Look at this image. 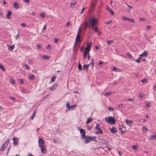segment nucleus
I'll return each mask as SVG.
<instances>
[{
    "label": "nucleus",
    "instance_id": "4d7b16f0",
    "mask_svg": "<svg viewBox=\"0 0 156 156\" xmlns=\"http://www.w3.org/2000/svg\"><path fill=\"white\" fill-rule=\"evenodd\" d=\"M87 129L88 130H90L92 128L91 126H87Z\"/></svg>",
    "mask_w": 156,
    "mask_h": 156
},
{
    "label": "nucleus",
    "instance_id": "de8ad7c7",
    "mask_svg": "<svg viewBox=\"0 0 156 156\" xmlns=\"http://www.w3.org/2000/svg\"><path fill=\"white\" fill-rule=\"evenodd\" d=\"M46 49L47 50H50L51 49V47L50 45H48L46 47Z\"/></svg>",
    "mask_w": 156,
    "mask_h": 156
},
{
    "label": "nucleus",
    "instance_id": "0e129e2a",
    "mask_svg": "<svg viewBox=\"0 0 156 156\" xmlns=\"http://www.w3.org/2000/svg\"><path fill=\"white\" fill-rule=\"evenodd\" d=\"M85 9V7H83V9H82L80 12V14H82V13H83V12L84 11Z\"/></svg>",
    "mask_w": 156,
    "mask_h": 156
},
{
    "label": "nucleus",
    "instance_id": "680f3d73",
    "mask_svg": "<svg viewBox=\"0 0 156 156\" xmlns=\"http://www.w3.org/2000/svg\"><path fill=\"white\" fill-rule=\"evenodd\" d=\"M19 37V33L17 34L15 38L16 40H17V38Z\"/></svg>",
    "mask_w": 156,
    "mask_h": 156
},
{
    "label": "nucleus",
    "instance_id": "5701e85b",
    "mask_svg": "<svg viewBox=\"0 0 156 156\" xmlns=\"http://www.w3.org/2000/svg\"><path fill=\"white\" fill-rule=\"evenodd\" d=\"M76 104L70 106L69 108V110H70L71 109H74V108L75 107H76Z\"/></svg>",
    "mask_w": 156,
    "mask_h": 156
},
{
    "label": "nucleus",
    "instance_id": "6e6d98bb",
    "mask_svg": "<svg viewBox=\"0 0 156 156\" xmlns=\"http://www.w3.org/2000/svg\"><path fill=\"white\" fill-rule=\"evenodd\" d=\"M150 102H147V103L146 104V106L148 108L150 107Z\"/></svg>",
    "mask_w": 156,
    "mask_h": 156
},
{
    "label": "nucleus",
    "instance_id": "2eb2a0df",
    "mask_svg": "<svg viewBox=\"0 0 156 156\" xmlns=\"http://www.w3.org/2000/svg\"><path fill=\"white\" fill-rule=\"evenodd\" d=\"M98 131H96L95 132V133L97 134H100L102 133H103V131L100 128H99L98 129Z\"/></svg>",
    "mask_w": 156,
    "mask_h": 156
},
{
    "label": "nucleus",
    "instance_id": "dca6fc26",
    "mask_svg": "<svg viewBox=\"0 0 156 156\" xmlns=\"http://www.w3.org/2000/svg\"><path fill=\"white\" fill-rule=\"evenodd\" d=\"M13 6L16 9H18L19 8V5L16 2L14 3Z\"/></svg>",
    "mask_w": 156,
    "mask_h": 156
},
{
    "label": "nucleus",
    "instance_id": "37998d69",
    "mask_svg": "<svg viewBox=\"0 0 156 156\" xmlns=\"http://www.w3.org/2000/svg\"><path fill=\"white\" fill-rule=\"evenodd\" d=\"M98 139L99 140H102V141H104V138L101 136H99L98 137Z\"/></svg>",
    "mask_w": 156,
    "mask_h": 156
},
{
    "label": "nucleus",
    "instance_id": "1a4fd4ad",
    "mask_svg": "<svg viewBox=\"0 0 156 156\" xmlns=\"http://www.w3.org/2000/svg\"><path fill=\"white\" fill-rule=\"evenodd\" d=\"M44 139L42 138H40L38 141V143L39 145H44Z\"/></svg>",
    "mask_w": 156,
    "mask_h": 156
},
{
    "label": "nucleus",
    "instance_id": "7c9ffc66",
    "mask_svg": "<svg viewBox=\"0 0 156 156\" xmlns=\"http://www.w3.org/2000/svg\"><path fill=\"white\" fill-rule=\"evenodd\" d=\"M10 82L12 84H14L15 83V81L14 80L13 78H10Z\"/></svg>",
    "mask_w": 156,
    "mask_h": 156
},
{
    "label": "nucleus",
    "instance_id": "49530a36",
    "mask_svg": "<svg viewBox=\"0 0 156 156\" xmlns=\"http://www.w3.org/2000/svg\"><path fill=\"white\" fill-rule=\"evenodd\" d=\"M108 109L109 111L111 112H113L114 111V109L113 108L111 107H109L108 108Z\"/></svg>",
    "mask_w": 156,
    "mask_h": 156
},
{
    "label": "nucleus",
    "instance_id": "bb28decb",
    "mask_svg": "<svg viewBox=\"0 0 156 156\" xmlns=\"http://www.w3.org/2000/svg\"><path fill=\"white\" fill-rule=\"evenodd\" d=\"M112 94V92L111 91H108V92H106L105 94V96H108Z\"/></svg>",
    "mask_w": 156,
    "mask_h": 156
},
{
    "label": "nucleus",
    "instance_id": "0eeeda50",
    "mask_svg": "<svg viewBox=\"0 0 156 156\" xmlns=\"http://www.w3.org/2000/svg\"><path fill=\"white\" fill-rule=\"evenodd\" d=\"M156 139V132L154 133V135H151L150 136L148 137V139L149 140H155Z\"/></svg>",
    "mask_w": 156,
    "mask_h": 156
},
{
    "label": "nucleus",
    "instance_id": "cd10ccee",
    "mask_svg": "<svg viewBox=\"0 0 156 156\" xmlns=\"http://www.w3.org/2000/svg\"><path fill=\"white\" fill-rule=\"evenodd\" d=\"M141 58L140 57H139L138 59L136 60L135 61H136L138 63L140 62H141Z\"/></svg>",
    "mask_w": 156,
    "mask_h": 156
},
{
    "label": "nucleus",
    "instance_id": "20e7f679",
    "mask_svg": "<svg viewBox=\"0 0 156 156\" xmlns=\"http://www.w3.org/2000/svg\"><path fill=\"white\" fill-rule=\"evenodd\" d=\"M39 146L41 147V151L43 153H45L47 152V150L44 145H39Z\"/></svg>",
    "mask_w": 156,
    "mask_h": 156
},
{
    "label": "nucleus",
    "instance_id": "4be33fe9",
    "mask_svg": "<svg viewBox=\"0 0 156 156\" xmlns=\"http://www.w3.org/2000/svg\"><path fill=\"white\" fill-rule=\"evenodd\" d=\"M90 141L94 140L97 142V141L96 140V137L95 136H90Z\"/></svg>",
    "mask_w": 156,
    "mask_h": 156
},
{
    "label": "nucleus",
    "instance_id": "8fccbe9b",
    "mask_svg": "<svg viewBox=\"0 0 156 156\" xmlns=\"http://www.w3.org/2000/svg\"><path fill=\"white\" fill-rule=\"evenodd\" d=\"M19 80L21 84H22L23 83V79H20Z\"/></svg>",
    "mask_w": 156,
    "mask_h": 156
},
{
    "label": "nucleus",
    "instance_id": "f704fd0d",
    "mask_svg": "<svg viewBox=\"0 0 156 156\" xmlns=\"http://www.w3.org/2000/svg\"><path fill=\"white\" fill-rule=\"evenodd\" d=\"M87 53L84 52L83 55V58H86L87 57Z\"/></svg>",
    "mask_w": 156,
    "mask_h": 156
},
{
    "label": "nucleus",
    "instance_id": "864d4df0",
    "mask_svg": "<svg viewBox=\"0 0 156 156\" xmlns=\"http://www.w3.org/2000/svg\"><path fill=\"white\" fill-rule=\"evenodd\" d=\"M110 10L109 11V12H110L111 14L112 15H114V12L112 10V9H109Z\"/></svg>",
    "mask_w": 156,
    "mask_h": 156
},
{
    "label": "nucleus",
    "instance_id": "72a5a7b5",
    "mask_svg": "<svg viewBox=\"0 0 156 156\" xmlns=\"http://www.w3.org/2000/svg\"><path fill=\"white\" fill-rule=\"evenodd\" d=\"M24 66L25 67V68L27 70H29L30 69V67L26 64H24Z\"/></svg>",
    "mask_w": 156,
    "mask_h": 156
},
{
    "label": "nucleus",
    "instance_id": "bf43d9fd",
    "mask_svg": "<svg viewBox=\"0 0 156 156\" xmlns=\"http://www.w3.org/2000/svg\"><path fill=\"white\" fill-rule=\"evenodd\" d=\"M36 114H34V113L33 115L31 117V118L32 120L34 118V117H35Z\"/></svg>",
    "mask_w": 156,
    "mask_h": 156
},
{
    "label": "nucleus",
    "instance_id": "a878e982",
    "mask_svg": "<svg viewBox=\"0 0 156 156\" xmlns=\"http://www.w3.org/2000/svg\"><path fill=\"white\" fill-rule=\"evenodd\" d=\"M100 127V125L99 124L97 123L95 127V130H97Z\"/></svg>",
    "mask_w": 156,
    "mask_h": 156
},
{
    "label": "nucleus",
    "instance_id": "6e6552de",
    "mask_svg": "<svg viewBox=\"0 0 156 156\" xmlns=\"http://www.w3.org/2000/svg\"><path fill=\"white\" fill-rule=\"evenodd\" d=\"M122 135H123L126 131V127L122 126L121 128L120 127L119 129Z\"/></svg>",
    "mask_w": 156,
    "mask_h": 156
},
{
    "label": "nucleus",
    "instance_id": "f3484780",
    "mask_svg": "<svg viewBox=\"0 0 156 156\" xmlns=\"http://www.w3.org/2000/svg\"><path fill=\"white\" fill-rule=\"evenodd\" d=\"M90 64H85L83 65V69H86V71H87L88 70V68Z\"/></svg>",
    "mask_w": 156,
    "mask_h": 156
},
{
    "label": "nucleus",
    "instance_id": "c756f323",
    "mask_svg": "<svg viewBox=\"0 0 156 156\" xmlns=\"http://www.w3.org/2000/svg\"><path fill=\"white\" fill-rule=\"evenodd\" d=\"M56 78V77L54 76H53L51 78V81L50 82V83H51L52 82H54L55 80V79Z\"/></svg>",
    "mask_w": 156,
    "mask_h": 156
},
{
    "label": "nucleus",
    "instance_id": "a18cd8bd",
    "mask_svg": "<svg viewBox=\"0 0 156 156\" xmlns=\"http://www.w3.org/2000/svg\"><path fill=\"white\" fill-rule=\"evenodd\" d=\"M89 64H90V65H91V68H92V69H93V68L94 66V62H91Z\"/></svg>",
    "mask_w": 156,
    "mask_h": 156
},
{
    "label": "nucleus",
    "instance_id": "4468645a",
    "mask_svg": "<svg viewBox=\"0 0 156 156\" xmlns=\"http://www.w3.org/2000/svg\"><path fill=\"white\" fill-rule=\"evenodd\" d=\"M148 54V52L145 51L142 54L140 55V57H147Z\"/></svg>",
    "mask_w": 156,
    "mask_h": 156
},
{
    "label": "nucleus",
    "instance_id": "2f4dec72",
    "mask_svg": "<svg viewBox=\"0 0 156 156\" xmlns=\"http://www.w3.org/2000/svg\"><path fill=\"white\" fill-rule=\"evenodd\" d=\"M142 129H143V131L144 132H147V131L148 130V129L147 128H146V127H145L144 126V127H142Z\"/></svg>",
    "mask_w": 156,
    "mask_h": 156
},
{
    "label": "nucleus",
    "instance_id": "3c124183",
    "mask_svg": "<svg viewBox=\"0 0 156 156\" xmlns=\"http://www.w3.org/2000/svg\"><path fill=\"white\" fill-rule=\"evenodd\" d=\"M9 98L10 100H12L13 101H14L16 99V98L14 97H9Z\"/></svg>",
    "mask_w": 156,
    "mask_h": 156
},
{
    "label": "nucleus",
    "instance_id": "79ce46f5",
    "mask_svg": "<svg viewBox=\"0 0 156 156\" xmlns=\"http://www.w3.org/2000/svg\"><path fill=\"white\" fill-rule=\"evenodd\" d=\"M9 140H6L5 142L4 143L5 144V145H7H7L9 143Z\"/></svg>",
    "mask_w": 156,
    "mask_h": 156
},
{
    "label": "nucleus",
    "instance_id": "473e14b6",
    "mask_svg": "<svg viewBox=\"0 0 156 156\" xmlns=\"http://www.w3.org/2000/svg\"><path fill=\"white\" fill-rule=\"evenodd\" d=\"M42 57H43V58L44 59H46L48 58H49L50 56H48L47 55H44L42 56Z\"/></svg>",
    "mask_w": 156,
    "mask_h": 156
},
{
    "label": "nucleus",
    "instance_id": "c03bdc74",
    "mask_svg": "<svg viewBox=\"0 0 156 156\" xmlns=\"http://www.w3.org/2000/svg\"><path fill=\"white\" fill-rule=\"evenodd\" d=\"M95 30V32H98V27H96V26H95L94 27V30Z\"/></svg>",
    "mask_w": 156,
    "mask_h": 156
},
{
    "label": "nucleus",
    "instance_id": "ea45409f",
    "mask_svg": "<svg viewBox=\"0 0 156 156\" xmlns=\"http://www.w3.org/2000/svg\"><path fill=\"white\" fill-rule=\"evenodd\" d=\"M128 20L129 21H130V22H132L133 23H135V22L134 20L133 19L129 18Z\"/></svg>",
    "mask_w": 156,
    "mask_h": 156
},
{
    "label": "nucleus",
    "instance_id": "423d86ee",
    "mask_svg": "<svg viewBox=\"0 0 156 156\" xmlns=\"http://www.w3.org/2000/svg\"><path fill=\"white\" fill-rule=\"evenodd\" d=\"M12 140L13 141V144L14 145H17L18 144V141L19 140L18 138L13 137L12 139Z\"/></svg>",
    "mask_w": 156,
    "mask_h": 156
},
{
    "label": "nucleus",
    "instance_id": "9d476101",
    "mask_svg": "<svg viewBox=\"0 0 156 156\" xmlns=\"http://www.w3.org/2000/svg\"><path fill=\"white\" fill-rule=\"evenodd\" d=\"M126 124L129 126H131L132 123H133V121L131 120H128L127 119L126 120Z\"/></svg>",
    "mask_w": 156,
    "mask_h": 156
},
{
    "label": "nucleus",
    "instance_id": "c85d7f7f",
    "mask_svg": "<svg viewBox=\"0 0 156 156\" xmlns=\"http://www.w3.org/2000/svg\"><path fill=\"white\" fill-rule=\"evenodd\" d=\"M70 102L69 101H68L66 105V107L68 108V110H69V108H70V105H69Z\"/></svg>",
    "mask_w": 156,
    "mask_h": 156
},
{
    "label": "nucleus",
    "instance_id": "13d9d810",
    "mask_svg": "<svg viewBox=\"0 0 156 156\" xmlns=\"http://www.w3.org/2000/svg\"><path fill=\"white\" fill-rule=\"evenodd\" d=\"M129 18H127L126 17H123V19L124 20H128V19H129Z\"/></svg>",
    "mask_w": 156,
    "mask_h": 156
},
{
    "label": "nucleus",
    "instance_id": "393cba45",
    "mask_svg": "<svg viewBox=\"0 0 156 156\" xmlns=\"http://www.w3.org/2000/svg\"><path fill=\"white\" fill-rule=\"evenodd\" d=\"M29 78L30 79L33 80L34 79V76L32 75H30L29 76Z\"/></svg>",
    "mask_w": 156,
    "mask_h": 156
},
{
    "label": "nucleus",
    "instance_id": "c9c22d12",
    "mask_svg": "<svg viewBox=\"0 0 156 156\" xmlns=\"http://www.w3.org/2000/svg\"><path fill=\"white\" fill-rule=\"evenodd\" d=\"M113 42V41L112 40H108L107 41V43L108 44H110Z\"/></svg>",
    "mask_w": 156,
    "mask_h": 156
},
{
    "label": "nucleus",
    "instance_id": "ddd939ff",
    "mask_svg": "<svg viewBox=\"0 0 156 156\" xmlns=\"http://www.w3.org/2000/svg\"><path fill=\"white\" fill-rule=\"evenodd\" d=\"M111 132L112 133H115L117 132V129L115 127H113L112 129H110Z\"/></svg>",
    "mask_w": 156,
    "mask_h": 156
},
{
    "label": "nucleus",
    "instance_id": "f03ea898",
    "mask_svg": "<svg viewBox=\"0 0 156 156\" xmlns=\"http://www.w3.org/2000/svg\"><path fill=\"white\" fill-rule=\"evenodd\" d=\"M105 121L106 122L111 124H114L116 122V120L114 117L110 116L108 117L105 118Z\"/></svg>",
    "mask_w": 156,
    "mask_h": 156
},
{
    "label": "nucleus",
    "instance_id": "a211bd4d",
    "mask_svg": "<svg viewBox=\"0 0 156 156\" xmlns=\"http://www.w3.org/2000/svg\"><path fill=\"white\" fill-rule=\"evenodd\" d=\"M6 148H7V145H5V144H4L0 148V151H3Z\"/></svg>",
    "mask_w": 156,
    "mask_h": 156
},
{
    "label": "nucleus",
    "instance_id": "7ed1b4c3",
    "mask_svg": "<svg viewBox=\"0 0 156 156\" xmlns=\"http://www.w3.org/2000/svg\"><path fill=\"white\" fill-rule=\"evenodd\" d=\"M78 130H79L80 131V133L81 134L82 136H81V139L82 140H84L85 138L86 137V132L83 129H79V127H78Z\"/></svg>",
    "mask_w": 156,
    "mask_h": 156
},
{
    "label": "nucleus",
    "instance_id": "338daca9",
    "mask_svg": "<svg viewBox=\"0 0 156 156\" xmlns=\"http://www.w3.org/2000/svg\"><path fill=\"white\" fill-rule=\"evenodd\" d=\"M24 1L27 3H29L30 2L29 0H24Z\"/></svg>",
    "mask_w": 156,
    "mask_h": 156
},
{
    "label": "nucleus",
    "instance_id": "5fc2aeb1",
    "mask_svg": "<svg viewBox=\"0 0 156 156\" xmlns=\"http://www.w3.org/2000/svg\"><path fill=\"white\" fill-rule=\"evenodd\" d=\"M77 42L75 41V42L74 43V46H73V48H74V49H75V48H76V46L77 44Z\"/></svg>",
    "mask_w": 156,
    "mask_h": 156
},
{
    "label": "nucleus",
    "instance_id": "f257e3e1",
    "mask_svg": "<svg viewBox=\"0 0 156 156\" xmlns=\"http://www.w3.org/2000/svg\"><path fill=\"white\" fill-rule=\"evenodd\" d=\"M98 23L97 18L94 16L92 18H89L88 21L86 23L85 26L86 28L87 27L94 30V27L96 26Z\"/></svg>",
    "mask_w": 156,
    "mask_h": 156
},
{
    "label": "nucleus",
    "instance_id": "f8f14e48",
    "mask_svg": "<svg viewBox=\"0 0 156 156\" xmlns=\"http://www.w3.org/2000/svg\"><path fill=\"white\" fill-rule=\"evenodd\" d=\"M12 12L10 11H8L7 12V14L6 15V17L8 19H11L10 16L12 14Z\"/></svg>",
    "mask_w": 156,
    "mask_h": 156
},
{
    "label": "nucleus",
    "instance_id": "b1692460",
    "mask_svg": "<svg viewBox=\"0 0 156 156\" xmlns=\"http://www.w3.org/2000/svg\"><path fill=\"white\" fill-rule=\"evenodd\" d=\"M8 46L9 47V48H8V49L9 50H12L14 47V45H11L10 46H9V45H8Z\"/></svg>",
    "mask_w": 156,
    "mask_h": 156
},
{
    "label": "nucleus",
    "instance_id": "603ef678",
    "mask_svg": "<svg viewBox=\"0 0 156 156\" xmlns=\"http://www.w3.org/2000/svg\"><path fill=\"white\" fill-rule=\"evenodd\" d=\"M92 120V118L91 117H89L88 118L87 120L89 122H91Z\"/></svg>",
    "mask_w": 156,
    "mask_h": 156
},
{
    "label": "nucleus",
    "instance_id": "69168bd1",
    "mask_svg": "<svg viewBox=\"0 0 156 156\" xmlns=\"http://www.w3.org/2000/svg\"><path fill=\"white\" fill-rule=\"evenodd\" d=\"M70 25V22L69 21H68L66 23V26L67 27H69Z\"/></svg>",
    "mask_w": 156,
    "mask_h": 156
},
{
    "label": "nucleus",
    "instance_id": "09e8293b",
    "mask_svg": "<svg viewBox=\"0 0 156 156\" xmlns=\"http://www.w3.org/2000/svg\"><path fill=\"white\" fill-rule=\"evenodd\" d=\"M128 101H129L134 102V100L132 98H129L128 99Z\"/></svg>",
    "mask_w": 156,
    "mask_h": 156
},
{
    "label": "nucleus",
    "instance_id": "e433bc0d",
    "mask_svg": "<svg viewBox=\"0 0 156 156\" xmlns=\"http://www.w3.org/2000/svg\"><path fill=\"white\" fill-rule=\"evenodd\" d=\"M0 68L2 70L4 71H5V69L3 67L2 65L1 64H0Z\"/></svg>",
    "mask_w": 156,
    "mask_h": 156
},
{
    "label": "nucleus",
    "instance_id": "052dcab7",
    "mask_svg": "<svg viewBox=\"0 0 156 156\" xmlns=\"http://www.w3.org/2000/svg\"><path fill=\"white\" fill-rule=\"evenodd\" d=\"M80 33V28H79L78 33H77V35L78 36H80V35L79 34Z\"/></svg>",
    "mask_w": 156,
    "mask_h": 156
},
{
    "label": "nucleus",
    "instance_id": "6ab92c4d",
    "mask_svg": "<svg viewBox=\"0 0 156 156\" xmlns=\"http://www.w3.org/2000/svg\"><path fill=\"white\" fill-rule=\"evenodd\" d=\"M80 36H78L76 35V39H75V41L77 42H78L80 41Z\"/></svg>",
    "mask_w": 156,
    "mask_h": 156
},
{
    "label": "nucleus",
    "instance_id": "412c9836",
    "mask_svg": "<svg viewBox=\"0 0 156 156\" xmlns=\"http://www.w3.org/2000/svg\"><path fill=\"white\" fill-rule=\"evenodd\" d=\"M90 50V48H89L88 47H86L85 49L84 52H86L88 53H89V52Z\"/></svg>",
    "mask_w": 156,
    "mask_h": 156
},
{
    "label": "nucleus",
    "instance_id": "aec40b11",
    "mask_svg": "<svg viewBox=\"0 0 156 156\" xmlns=\"http://www.w3.org/2000/svg\"><path fill=\"white\" fill-rule=\"evenodd\" d=\"M82 66L80 62L78 64V69L80 71H81L82 70Z\"/></svg>",
    "mask_w": 156,
    "mask_h": 156
},
{
    "label": "nucleus",
    "instance_id": "9b49d317",
    "mask_svg": "<svg viewBox=\"0 0 156 156\" xmlns=\"http://www.w3.org/2000/svg\"><path fill=\"white\" fill-rule=\"evenodd\" d=\"M85 140L84 141V143L85 144H87L90 141V136H87L86 137L84 138Z\"/></svg>",
    "mask_w": 156,
    "mask_h": 156
},
{
    "label": "nucleus",
    "instance_id": "4c0bfd02",
    "mask_svg": "<svg viewBox=\"0 0 156 156\" xmlns=\"http://www.w3.org/2000/svg\"><path fill=\"white\" fill-rule=\"evenodd\" d=\"M140 81L143 83H144L146 82L147 81V80L146 79L144 78L143 80H141Z\"/></svg>",
    "mask_w": 156,
    "mask_h": 156
},
{
    "label": "nucleus",
    "instance_id": "e2e57ef3",
    "mask_svg": "<svg viewBox=\"0 0 156 156\" xmlns=\"http://www.w3.org/2000/svg\"><path fill=\"white\" fill-rule=\"evenodd\" d=\"M103 62L102 61H99V65H102L103 64Z\"/></svg>",
    "mask_w": 156,
    "mask_h": 156
},
{
    "label": "nucleus",
    "instance_id": "58836bf2",
    "mask_svg": "<svg viewBox=\"0 0 156 156\" xmlns=\"http://www.w3.org/2000/svg\"><path fill=\"white\" fill-rule=\"evenodd\" d=\"M91 45H92V43L91 42H90V44H89V43L88 42H87V47H88L89 48H90L91 46Z\"/></svg>",
    "mask_w": 156,
    "mask_h": 156
},
{
    "label": "nucleus",
    "instance_id": "39448f33",
    "mask_svg": "<svg viewBox=\"0 0 156 156\" xmlns=\"http://www.w3.org/2000/svg\"><path fill=\"white\" fill-rule=\"evenodd\" d=\"M58 85V83H55L53 86L49 87L50 90H55L57 87Z\"/></svg>",
    "mask_w": 156,
    "mask_h": 156
},
{
    "label": "nucleus",
    "instance_id": "a19ab883",
    "mask_svg": "<svg viewBox=\"0 0 156 156\" xmlns=\"http://www.w3.org/2000/svg\"><path fill=\"white\" fill-rule=\"evenodd\" d=\"M40 16L41 18L43 19L45 15L43 13H41L40 14Z\"/></svg>",
    "mask_w": 156,
    "mask_h": 156
},
{
    "label": "nucleus",
    "instance_id": "774afa93",
    "mask_svg": "<svg viewBox=\"0 0 156 156\" xmlns=\"http://www.w3.org/2000/svg\"><path fill=\"white\" fill-rule=\"evenodd\" d=\"M151 27L149 26H147V30H148L151 28Z\"/></svg>",
    "mask_w": 156,
    "mask_h": 156
}]
</instances>
